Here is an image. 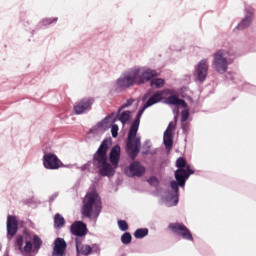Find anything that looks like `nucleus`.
Listing matches in <instances>:
<instances>
[{"label": "nucleus", "mask_w": 256, "mask_h": 256, "mask_svg": "<svg viewBox=\"0 0 256 256\" xmlns=\"http://www.w3.org/2000/svg\"><path fill=\"white\" fill-rule=\"evenodd\" d=\"M151 93H153V90L149 89L142 96V102L144 104L139 108L128 130L126 138V155L131 161H135L137 155L141 153V136H137V133H139V126L141 125V117H143V113H145V110L149 109V107L161 103L163 97H165V91H157L153 95H151Z\"/></svg>", "instance_id": "1"}, {"label": "nucleus", "mask_w": 256, "mask_h": 256, "mask_svg": "<svg viewBox=\"0 0 256 256\" xmlns=\"http://www.w3.org/2000/svg\"><path fill=\"white\" fill-rule=\"evenodd\" d=\"M111 145H113V138H105L93 155L94 167L98 169V175H100V177H114L119 168L121 146L116 144L109 152Z\"/></svg>", "instance_id": "2"}, {"label": "nucleus", "mask_w": 256, "mask_h": 256, "mask_svg": "<svg viewBox=\"0 0 256 256\" xmlns=\"http://www.w3.org/2000/svg\"><path fill=\"white\" fill-rule=\"evenodd\" d=\"M177 169L174 171L175 180L170 181L171 190L165 195L167 207H177L179 204V187L185 189L187 180L191 175H195V170L188 164L185 157L177 158L175 162Z\"/></svg>", "instance_id": "3"}, {"label": "nucleus", "mask_w": 256, "mask_h": 256, "mask_svg": "<svg viewBox=\"0 0 256 256\" xmlns=\"http://www.w3.org/2000/svg\"><path fill=\"white\" fill-rule=\"evenodd\" d=\"M82 218L83 219H98L103 211V202L101 196L95 190L88 192L82 202Z\"/></svg>", "instance_id": "4"}, {"label": "nucleus", "mask_w": 256, "mask_h": 256, "mask_svg": "<svg viewBox=\"0 0 256 256\" xmlns=\"http://www.w3.org/2000/svg\"><path fill=\"white\" fill-rule=\"evenodd\" d=\"M235 59L237 52L234 50L219 49L213 54L212 69L219 75H224Z\"/></svg>", "instance_id": "5"}, {"label": "nucleus", "mask_w": 256, "mask_h": 256, "mask_svg": "<svg viewBox=\"0 0 256 256\" xmlns=\"http://www.w3.org/2000/svg\"><path fill=\"white\" fill-rule=\"evenodd\" d=\"M139 75H141V67L131 68L116 80V89L125 91L126 89H130V87L139 85L137 82V77H139Z\"/></svg>", "instance_id": "6"}, {"label": "nucleus", "mask_w": 256, "mask_h": 256, "mask_svg": "<svg viewBox=\"0 0 256 256\" xmlns=\"http://www.w3.org/2000/svg\"><path fill=\"white\" fill-rule=\"evenodd\" d=\"M168 229H170V231L174 235H177V237H181V239H184V241H195V238H193V233H191V230L187 228V226L184 225L183 222L170 223L168 225Z\"/></svg>", "instance_id": "7"}, {"label": "nucleus", "mask_w": 256, "mask_h": 256, "mask_svg": "<svg viewBox=\"0 0 256 256\" xmlns=\"http://www.w3.org/2000/svg\"><path fill=\"white\" fill-rule=\"evenodd\" d=\"M160 91H165L164 95H169L166 98H162L160 101L164 103V105H169V107H176V109H187V102L184 99L179 98V96H177L171 90L165 89Z\"/></svg>", "instance_id": "8"}, {"label": "nucleus", "mask_w": 256, "mask_h": 256, "mask_svg": "<svg viewBox=\"0 0 256 256\" xmlns=\"http://www.w3.org/2000/svg\"><path fill=\"white\" fill-rule=\"evenodd\" d=\"M42 162L44 168L50 171H57V169H61V167L65 166L61 159H59L56 154H53L51 152H44Z\"/></svg>", "instance_id": "9"}, {"label": "nucleus", "mask_w": 256, "mask_h": 256, "mask_svg": "<svg viewBox=\"0 0 256 256\" xmlns=\"http://www.w3.org/2000/svg\"><path fill=\"white\" fill-rule=\"evenodd\" d=\"M207 75H209V63L207 59H202L195 66L194 77L196 81H199L200 83H205Z\"/></svg>", "instance_id": "10"}, {"label": "nucleus", "mask_w": 256, "mask_h": 256, "mask_svg": "<svg viewBox=\"0 0 256 256\" xmlns=\"http://www.w3.org/2000/svg\"><path fill=\"white\" fill-rule=\"evenodd\" d=\"M146 168L139 161H133L130 165L124 168V173L127 177H143Z\"/></svg>", "instance_id": "11"}, {"label": "nucleus", "mask_w": 256, "mask_h": 256, "mask_svg": "<svg viewBox=\"0 0 256 256\" xmlns=\"http://www.w3.org/2000/svg\"><path fill=\"white\" fill-rule=\"evenodd\" d=\"M111 117L106 116L102 121L97 123V127L100 129H103L104 131H107V129H111V135L113 139H117L119 137V125L115 124L116 119H112L111 123Z\"/></svg>", "instance_id": "12"}, {"label": "nucleus", "mask_w": 256, "mask_h": 256, "mask_svg": "<svg viewBox=\"0 0 256 256\" xmlns=\"http://www.w3.org/2000/svg\"><path fill=\"white\" fill-rule=\"evenodd\" d=\"M254 17L255 12L253 11V9L246 8L244 18L238 23L234 31H245V29H249V27H251V23H253Z\"/></svg>", "instance_id": "13"}, {"label": "nucleus", "mask_w": 256, "mask_h": 256, "mask_svg": "<svg viewBox=\"0 0 256 256\" xmlns=\"http://www.w3.org/2000/svg\"><path fill=\"white\" fill-rule=\"evenodd\" d=\"M6 229H7V239L11 241L19 231V221H17V216H13V215L7 216Z\"/></svg>", "instance_id": "14"}, {"label": "nucleus", "mask_w": 256, "mask_h": 256, "mask_svg": "<svg viewBox=\"0 0 256 256\" xmlns=\"http://www.w3.org/2000/svg\"><path fill=\"white\" fill-rule=\"evenodd\" d=\"M159 72L155 69L144 68L143 72L137 77L138 85H145V83H151L154 78L159 77Z\"/></svg>", "instance_id": "15"}, {"label": "nucleus", "mask_w": 256, "mask_h": 256, "mask_svg": "<svg viewBox=\"0 0 256 256\" xmlns=\"http://www.w3.org/2000/svg\"><path fill=\"white\" fill-rule=\"evenodd\" d=\"M70 233L74 235V237H85L87 233H89V229H87V224L81 220H76L70 226Z\"/></svg>", "instance_id": "16"}, {"label": "nucleus", "mask_w": 256, "mask_h": 256, "mask_svg": "<svg viewBox=\"0 0 256 256\" xmlns=\"http://www.w3.org/2000/svg\"><path fill=\"white\" fill-rule=\"evenodd\" d=\"M41 245H43V240H41L39 236L35 234L33 236V241H31V238L25 241V245L22 248L21 253H33V247L34 251L37 252L41 249Z\"/></svg>", "instance_id": "17"}, {"label": "nucleus", "mask_w": 256, "mask_h": 256, "mask_svg": "<svg viewBox=\"0 0 256 256\" xmlns=\"http://www.w3.org/2000/svg\"><path fill=\"white\" fill-rule=\"evenodd\" d=\"M93 98H84L80 100L75 106H74V113L75 115H83V113H87L91 111V107H93L94 103Z\"/></svg>", "instance_id": "18"}, {"label": "nucleus", "mask_w": 256, "mask_h": 256, "mask_svg": "<svg viewBox=\"0 0 256 256\" xmlns=\"http://www.w3.org/2000/svg\"><path fill=\"white\" fill-rule=\"evenodd\" d=\"M67 253V242L65 239L58 237L54 241L52 256H65Z\"/></svg>", "instance_id": "19"}, {"label": "nucleus", "mask_w": 256, "mask_h": 256, "mask_svg": "<svg viewBox=\"0 0 256 256\" xmlns=\"http://www.w3.org/2000/svg\"><path fill=\"white\" fill-rule=\"evenodd\" d=\"M75 243H76V254L77 255H91L93 253V247L91 245L86 244L83 245V241L79 238H75Z\"/></svg>", "instance_id": "20"}, {"label": "nucleus", "mask_w": 256, "mask_h": 256, "mask_svg": "<svg viewBox=\"0 0 256 256\" xmlns=\"http://www.w3.org/2000/svg\"><path fill=\"white\" fill-rule=\"evenodd\" d=\"M114 119H116V121H120V123H122V125H127V124L131 123V119H133V117L131 116V110L123 111V109L118 108L116 117Z\"/></svg>", "instance_id": "21"}, {"label": "nucleus", "mask_w": 256, "mask_h": 256, "mask_svg": "<svg viewBox=\"0 0 256 256\" xmlns=\"http://www.w3.org/2000/svg\"><path fill=\"white\" fill-rule=\"evenodd\" d=\"M59 21V17H46L38 23V29H46L49 25H55Z\"/></svg>", "instance_id": "22"}, {"label": "nucleus", "mask_w": 256, "mask_h": 256, "mask_svg": "<svg viewBox=\"0 0 256 256\" xmlns=\"http://www.w3.org/2000/svg\"><path fill=\"white\" fill-rule=\"evenodd\" d=\"M173 137H174L173 133L164 132L163 145H164L166 151H171V149H173Z\"/></svg>", "instance_id": "23"}, {"label": "nucleus", "mask_w": 256, "mask_h": 256, "mask_svg": "<svg viewBox=\"0 0 256 256\" xmlns=\"http://www.w3.org/2000/svg\"><path fill=\"white\" fill-rule=\"evenodd\" d=\"M151 140H145L143 146H142V155H157V150L151 151Z\"/></svg>", "instance_id": "24"}, {"label": "nucleus", "mask_w": 256, "mask_h": 256, "mask_svg": "<svg viewBox=\"0 0 256 256\" xmlns=\"http://www.w3.org/2000/svg\"><path fill=\"white\" fill-rule=\"evenodd\" d=\"M54 227L55 229L65 227V218L59 213L55 214L54 216Z\"/></svg>", "instance_id": "25"}, {"label": "nucleus", "mask_w": 256, "mask_h": 256, "mask_svg": "<svg viewBox=\"0 0 256 256\" xmlns=\"http://www.w3.org/2000/svg\"><path fill=\"white\" fill-rule=\"evenodd\" d=\"M149 85L152 88L161 89V87H165V79L156 77L150 81Z\"/></svg>", "instance_id": "26"}, {"label": "nucleus", "mask_w": 256, "mask_h": 256, "mask_svg": "<svg viewBox=\"0 0 256 256\" xmlns=\"http://www.w3.org/2000/svg\"><path fill=\"white\" fill-rule=\"evenodd\" d=\"M149 235V229L148 228H138L134 232L135 239H145Z\"/></svg>", "instance_id": "27"}, {"label": "nucleus", "mask_w": 256, "mask_h": 256, "mask_svg": "<svg viewBox=\"0 0 256 256\" xmlns=\"http://www.w3.org/2000/svg\"><path fill=\"white\" fill-rule=\"evenodd\" d=\"M121 243H123V245H129L131 244V241H133V236H131V234L129 232H124L121 235Z\"/></svg>", "instance_id": "28"}, {"label": "nucleus", "mask_w": 256, "mask_h": 256, "mask_svg": "<svg viewBox=\"0 0 256 256\" xmlns=\"http://www.w3.org/2000/svg\"><path fill=\"white\" fill-rule=\"evenodd\" d=\"M23 243H24L23 235L18 234L16 236L14 245H15V247H17L19 249V251H23Z\"/></svg>", "instance_id": "29"}, {"label": "nucleus", "mask_w": 256, "mask_h": 256, "mask_svg": "<svg viewBox=\"0 0 256 256\" xmlns=\"http://www.w3.org/2000/svg\"><path fill=\"white\" fill-rule=\"evenodd\" d=\"M227 81H233L234 83H239L241 79H239V76L237 73L229 72L226 74Z\"/></svg>", "instance_id": "30"}, {"label": "nucleus", "mask_w": 256, "mask_h": 256, "mask_svg": "<svg viewBox=\"0 0 256 256\" xmlns=\"http://www.w3.org/2000/svg\"><path fill=\"white\" fill-rule=\"evenodd\" d=\"M243 90L248 91V93H253V95H256V86L255 85L245 83V84H243Z\"/></svg>", "instance_id": "31"}, {"label": "nucleus", "mask_w": 256, "mask_h": 256, "mask_svg": "<svg viewBox=\"0 0 256 256\" xmlns=\"http://www.w3.org/2000/svg\"><path fill=\"white\" fill-rule=\"evenodd\" d=\"M117 223L120 231H129V224L125 220H118Z\"/></svg>", "instance_id": "32"}, {"label": "nucleus", "mask_w": 256, "mask_h": 256, "mask_svg": "<svg viewBox=\"0 0 256 256\" xmlns=\"http://www.w3.org/2000/svg\"><path fill=\"white\" fill-rule=\"evenodd\" d=\"M148 183L149 185H151L152 187H158L159 186V179L156 176H151L148 179Z\"/></svg>", "instance_id": "33"}, {"label": "nucleus", "mask_w": 256, "mask_h": 256, "mask_svg": "<svg viewBox=\"0 0 256 256\" xmlns=\"http://www.w3.org/2000/svg\"><path fill=\"white\" fill-rule=\"evenodd\" d=\"M134 102H135L134 98H129L128 100H126L124 104L120 106L119 109H127L128 107H131V105H133Z\"/></svg>", "instance_id": "34"}, {"label": "nucleus", "mask_w": 256, "mask_h": 256, "mask_svg": "<svg viewBox=\"0 0 256 256\" xmlns=\"http://www.w3.org/2000/svg\"><path fill=\"white\" fill-rule=\"evenodd\" d=\"M177 128V122H170L164 132L173 133Z\"/></svg>", "instance_id": "35"}, {"label": "nucleus", "mask_w": 256, "mask_h": 256, "mask_svg": "<svg viewBox=\"0 0 256 256\" xmlns=\"http://www.w3.org/2000/svg\"><path fill=\"white\" fill-rule=\"evenodd\" d=\"M91 165L95 166V163L93 162V158L91 161H88L86 164L82 165L80 169L81 171H89V169H91Z\"/></svg>", "instance_id": "36"}, {"label": "nucleus", "mask_w": 256, "mask_h": 256, "mask_svg": "<svg viewBox=\"0 0 256 256\" xmlns=\"http://www.w3.org/2000/svg\"><path fill=\"white\" fill-rule=\"evenodd\" d=\"M189 119V110L185 109L181 112V121L185 123Z\"/></svg>", "instance_id": "37"}, {"label": "nucleus", "mask_w": 256, "mask_h": 256, "mask_svg": "<svg viewBox=\"0 0 256 256\" xmlns=\"http://www.w3.org/2000/svg\"><path fill=\"white\" fill-rule=\"evenodd\" d=\"M181 129H182L183 133H184L185 135H187V133H189V124H183V125L181 126Z\"/></svg>", "instance_id": "38"}, {"label": "nucleus", "mask_w": 256, "mask_h": 256, "mask_svg": "<svg viewBox=\"0 0 256 256\" xmlns=\"http://www.w3.org/2000/svg\"><path fill=\"white\" fill-rule=\"evenodd\" d=\"M59 196L58 193H54L49 197V203H53V201H55V199H57V197Z\"/></svg>", "instance_id": "39"}, {"label": "nucleus", "mask_w": 256, "mask_h": 256, "mask_svg": "<svg viewBox=\"0 0 256 256\" xmlns=\"http://www.w3.org/2000/svg\"><path fill=\"white\" fill-rule=\"evenodd\" d=\"M250 51H251V53H256V43L251 45Z\"/></svg>", "instance_id": "40"}, {"label": "nucleus", "mask_w": 256, "mask_h": 256, "mask_svg": "<svg viewBox=\"0 0 256 256\" xmlns=\"http://www.w3.org/2000/svg\"><path fill=\"white\" fill-rule=\"evenodd\" d=\"M92 247H93V249L96 248L95 253H97V251H100V250H101V249L99 248V245H97V244H93Z\"/></svg>", "instance_id": "41"}, {"label": "nucleus", "mask_w": 256, "mask_h": 256, "mask_svg": "<svg viewBox=\"0 0 256 256\" xmlns=\"http://www.w3.org/2000/svg\"><path fill=\"white\" fill-rule=\"evenodd\" d=\"M173 113H174V115H179V108L175 107L173 109Z\"/></svg>", "instance_id": "42"}, {"label": "nucleus", "mask_w": 256, "mask_h": 256, "mask_svg": "<svg viewBox=\"0 0 256 256\" xmlns=\"http://www.w3.org/2000/svg\"><path fill=\"white\" fill-rule=\"evenodd\" d=\"M24 27H29V25H31L30 21H24L23 22Z\"/></svg>", "instance_id": "43"}, {"label": "nucleus", "mask_w": 256, "mask_h": 256, "mask_svg": "<svg viewBox=\"0 0 256 256\" xmlns=\"http://www.w3.org/2000/svg\"><path fill=\"white\" fill-rule=\"evenodd\" d=\"M95 129L91 128L90 133H94Z\"/></svg>", "instance_id": "44"}, {"label": "nucleus", "mask_w": 256, "mask_h": 256, "mask_svg": "<svg viewBox=\"0 0 256 256\" xmlns=\"http://www.w3.org/2000/svg\"><path fill=\"white\" fill-rule=\"evenodd\" d=\"M3 249V245L0 243V250Z\"/></svg>", "instance_id": "45"}, {"label": "nucleus", "mask_w": 256, "mask_h": 256, "mask_svg": "<svg viewBox=\"0 0 256 256\" xmlns=\"http://www.w3.org/2000/svg\"><path fill=\"white\" fill-rule=\"evenodd\" d=\"M25 256H31V253H26V255Z\"/></svg>", "instance_id": "46"}]
</instances>
